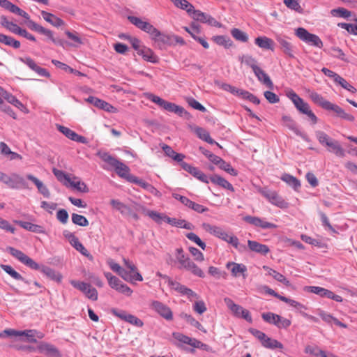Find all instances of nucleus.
Instances as JSON below:
<instances>
[{
    "instance_id": "f257e3e1",
    "label": "nucleus",
    "mask_w": 357,
    "mask_h": 357,
    "mask_svg": "<svg viewBox=\"0 0 357 357\" xmlns=\"http://www.w3.org/2000/svg\"><path fill=\"white\" fill-rule=\"evenodd\" d=\"M202 227L207 232L230 243L238 250L243 251L245 249V246L244 245L239 244L238 239L236 236L232 234H229L222 228L215 225H211L208 223H204L202 225Z\"/></svg>"
},
{
    "instance_id": "f03ea898",
    "label": "nucleus",
    "mask_w": 357,
    "mask_h": 357,
    "mask_svg": "<svg viewBox=\"0 0 357 357\" xmlns=\"http://www.w3.org/2000/svg\"><path fill=\"white\" fill-rule=\"evenodd\" d=\"M128 20L138 29L149 33L155 41H160L164 43L167 42L169 38L162 34L149 22L143 21L141 18L135 16H129Z\"/></svg>"
},
{
    "instance_id": "7ed1b4c3",
    "label": "nucleus",
    "mask_w": 357,
    "mask_h": 357,
    "mask_svg": "<svg viewBox=\"0 0 357 357\" xmlns=\"http://www.w3.org/2000/svg\"><path fill=\"white\" fill-rule=\"evenodd\" d=\"M147 98L151 102L157 104L159 107L169 112L176 114L179 116L188 118L190 116V114L183 107L177 105L175 103L168 102L154 94L149 93L147 95Z\"/></svg>"
},
{
    "instance_id": "20e7f679",
    "label": "nucleus",
    "mask_w": 357,
    "mask_h": 357,
    "mask_svg": "<svg viewBox=\"0 0 357 357\" xmlns=\"http://www.w3.org/2000/svg\"><path fill=\"white\" fill-rule=\"evenodd\" d=\"M287 96L293 102L296 108L302 114L307 115L313 124L317 123L318 119L310 109L309 104L300 98L293 90L287 93Z\"/></svg>"
},
{
    "instance_id": "39448f33",
    "label": "nucleus",
    "mask_w": 357,
    "mask_h": 357,
    "mask_svg": "<svg viewBox=\"0 0 357 357\" xmlns=\"http://www.w3.org/2000/svg\"><path fill=\"white\" fill-rule=\"evenodd\" d=\"M295 35L306 44L318 48L323 47V42L320 38L313 33H310L307 29L303 27H298L295 30Z\"/></svg>"
},
{
    "instance_id": "423d86ee",
    "label": "nucleus",
    "mask_w": 357,
    "mask_h": 357,
    "mask_svg": "<svg viewBox=\"0 0 357 357\" xmlns=\"http://www.w3.org/2000/svg\"><path fill=\"white\" fill-rule=\"evenodd\" d=\"M0 181L6 184L8 187L13 189H18L20 188H27L26 183L17 174H12L10 176L0 172Z\"/></svg>"
},
{
    "instance_id": "0eeeda50",
    "label": "nucleus",
    "mask_w": 357,
    "mask_h": 357,
    "mask_svg": "<svg viewBox=\"0 0 357 357\" xmlns=\"http://www.w3.org/2000/svg\"><path fill=\"white\" fill-rule=\"evenodd\" d=\"M104 275L107 278L108 284L112 289L128 296L132 294V290L127 284L123 283L117 277L113 275L111 273L105 272Z\"/></svg>"
},
{
    "instance_id": "6e6552de",
    "label": "nucleus",
    "mask_w": 357,
    "mask_h": 357,
    "mask_svg": "<svg viewBox=\"0 0 357 357\" xmlns=\"http://www.w3.org/2000/svg\"><path fill=\"white\" fill-rule=\"evenodd\" d=\"M259 192L266 198L272 204L281 208H285L288 206V203L286 202L275 191L271 190L268 188H259Z\"/></svg>"
},
{
    "instance_id": "1a4fd4ad",
    "label": "nucleus",
    "mask_w": 357,
    "mask_h": 357,
    "mask_svg": "<svg viewBox=\"0 0 357 357\" xmlns=\"http://www.w3.org/2000/svg\"><path fill=\"white\" fill-rule=\"evenodd\" d=\"M7 251L15 258L18 259L21 263L27 266L33 270H38L40 268V266L36 261H34L31 258L28 257L22 251L15 249L13 247H8L6 248Z\"/></svg>"
},
{
    "instance_id": "9d476101",
    "label": "nucleus",
    "mask_w": 357,
    "mask_h": 357,
    "mask_svg": "<svg viewBox=\"0 0 357 357\" xmlns=\"http://www.w3.org/2000/svg\"><path fill=\"white\" fill-rule=\"evenodd\" d=\"M70 284L76 289L81 291L84 295L91 301H97L98 300V291L97 290L92 287L91 285L89 283L84 282H79L76 280H71Z\"/></svg>"
},
{
    "instance_id": "9b49d317",
    "label": "nucleus",
    "mask_w": 357,
    "mask_h": 357,
    "mask_svg": "<svg viewBox=\"0 0 357 357\" xmlns=\"http://www.w3.org/2000/svg\"><path fill=\"white\" fill-rule=\"evenodd\" d=\"M304 290L307 292L313 293L320 296L323 298H328L334 300L337 302H342V298L337 294H335L333 291L324 289L321 287L316 286H306L304 287Z\"/></svg>"
},
{
    "instance_id": "f8f14e48",
    "label": "nucleus",
    "mask_w": 357,
    "mask_h": 357,
    "mask_svg": "<svg viewBox=\"0 0 357 357\" xmlns=\"http://www.w3.org/2000/svg\"><path fill=\"white\" fill-rule=\"evenodd\" d=\"M36 350L47 357L61 356L59 349L55 346L45 342H39Z\"/></svg>"
},
{
    "instance_id": "ddd939ff",
    "label": "nucleus",
    "mask_w": 357,
    "mask_h": 357,
    "mask_svg": "<svg viewBox=\"0 0 357 357\" xmlns=\"http://www.w3.org/2000/svg\"><path fill=\"white\" fill-rule=\"evenodd\" d=\"M173 197L176 199L179 200L183 205L188 207L189 208L192 209L197 213H202L204 212L208 211V208L191 201L185 196H182L178 194H173Z\"/></svg>"
},
{
    "instance_id": "4468645a",
    "label": "nucleus",
    "mask_w": 357,
    "mask_h": 357,
    "mask_svg": "<svg viewBox=\"0 0 357 357\" xmlns=\"http://www.w3.org/2000/svg\"><path fill=\"white\" fill-rule=\"evenodd\" d=\"M243 220L245 221L247 223H249L255 227H259L264 229H275L277 227V226L275 224L268 222L266 221L264 219L255 216L246 215L243 218Z\"/></svg>"
},
{
    "instance_id": "2eb2a0df",
    "label": "nucleus",
    "mask_w": 357,
    "mask_h": 357,
    "mask_svg": "<svg viewBox=\"0 0 357 357\" xmlns=\"http://www.w3.org/2000/svg\"><path fill=\"white\" fill-rule=\"evenodd\" d=\"M151 307L165 319H172V312L170 308L165 304L158 301H153L151 304Z\"/></svg>"
},
{
    "instance_id": "dca6fc26",
    "label": "nucleus",
    "mask_w": 357,
    "mask_h": 357,
    "mask_svg": "<svg viewBox=\"0 0 357 357\" xmlns=\"http://www.w3.org/2000/svg\"><path fill=\"white\" fill-rule=\"evenodd\" d=\"M123 262L126 268L130 270L129 272L127 271V276L130 280H126L127 282L134 283L135 281L141 282L143 280L142 275L138 272L137 267L132 261L123 258Z\"/></svg>"
},
{
    "instance_id": "f3484780",
    "label": "nucleus",
    "mask_w": 357,
    "mask_h": 357,
    "mask_svg": "<svg viewBox=\"0 0 357 357\" xmlns=\"http://www.w3.org/2000/svg\"><path fill=\"white\" fill-rule=\"evenodd\" d=\"M282 119L284 125L291 130L296 135L301 137L305 141L308 140L307 136L297 128L296 123L290 116H283Z\"/></svg>"
},
{
    "instance_id": "a211bd4d",
    "label": "nucleus",
    "mask_w": 357,
    "mask_h": 357,
    "mask_svg": "<svg viewBox=\"0 0 357 357\" xmlns=\"http://www.w3.org/2000/svg\"><path fill=\"white\" fill-rule=\"evenodd\" d=\"M86 101L106 112H112L114 110V107L109 103L93 96H89Z\"/></svg>"
},
{
    "instance_id": "6ab92c4d",
    "label": "nucleus",
    "mask_w": 357,
    "mask_h": 357,
    "mask_svg": "<svg viewBox=\"0 0 357 357\" xmlns=\"http://www.w3.org/2000/svg\"><path fill=\"white\" fill-rule=\"evenodd\" d=\"M17 336H25L28 342L35 343L37 342V339L43 338L44 334L36 330H24L18 331Z\"/></svg>"
},
{
    "instance_id": "aec40b11",
    "label": "nucleus",
    "mask_w": 357,
    "mask_h": 357,
    "mask_svg": "<svg viewBox=\"0 0 357 357\" xmlns=\"http://www.w3.org/2000/svg\"><path fill=\"white\" fill-rule=\"evenodd\" d=\"M326 110L334 112L338 117H340L348 121L352 122L355 119L353 115L346 113L344 110L342 109L340 106L332 102L330 103Z\"/></svg>"
},
{
    "instance_id": "412c9836",
    "label": "nucleus",
    "mask_w": 357,
    "mask_h": 357,
    "mask_svg": "<svg viewBox=\"0 0 357 357\" xmlns=\"http://www.w3.org/2000/svg\"><path fill=\"white\" fill-rule=\"evenodd\" d=\"M326 147L328 152L334 153L337 157L343 158L345 156V151L341 146L339 142L334 139L327 144Z\"/></svg>"
},
{
    "instance_id": "4be33fe9",
    "label": "nucleus",
    "mask_w": 357,
    "mask_h": 357,
    "mask_svg": "<svg viewBox=\"0 0 357 357\" xmlns=\"http://www.w3.org/2000/svg\"><path fill=\"white\" fill-rule=\"evenodd\" d=\"M181 268H183L185 271L190 272L194 275L198 276L199 278H204L205 276V274L202 270L199 268L196 264L190 258L185 261V264Z\"/></svg>"
},
{
    "instance_id": "5701e85b",
    "label": "nucleus",
    "mask_w": 357,
    "mask_h": 357,
    "mask_svg": "<svg viewBox=\"0 0 357 357\" xmlns=\"http://www.w3.org/2000/svg\"><path fill=\"white\" fill-rule=\"evenodd\" d=\"M181 268H183L185 271L190 272L194 275L198 276L199 278H204L205 276V274L202 270L199 268L196 264L190 258L185 261V264Z\"/></svg>"
},
{
    "instance_id": "b1692460",
    "label": "nucleus",
    "mask_w": 357,
    "mask_h": 357,
    "mask_svg": "<svg viewBox=\"0 0 357 357\" xmlns=\"http://www.w3.org/2000/svg\"><path fill=\"white\" fill-rule=\"evenodd\" d=\"M26 178L36 185L38 190V192L40 194H42L45 197L49 198L50 197V192L48 188L38 178H37L32 174H27Z\"/></svg>"
},
{
    "instance_id": "393cba45",
    "label": "nucleus",
    "mask_w": 357,
    "mask_h": 357,
    "mask_svg": "<svg viewBox=\"0 0 357 357\" xmlns=\"http://www.w3.org/2000/svg\"><path fill=\"white\" fill-rule=\"evenodd\" d=\"M263 269L266 271V275L272 276L275 280L282 282L286 286L290 285L289 281L282 274L278 273L275 270H273L267 266H264Z\"/></svg>"
},
{
    "instance_id": "a878e982",
    "label": "nucleus",
    "mask_w": 357,
    "mask_h": 357,
    "mask_svg": "<svg viewBox=\"0 0 357 357\" xmlns=\"http://www.w3.org/2000/svg\"><path fill=\"white\" fill-rule=\"evenodd\" d=\"M209 179L210 181H211L215 185L221 186L222 188L229 190L231 192L234 191V188L232 186V185L226 179H225L224 178L221 177L219 175H213L209 178Z\"/></svg>"
},
{
    "instance_id": "bb28decb",
    "label": "nucleus",
    "mask_w": 357,
    "mask_h": 357,
    "mask_svg": "<svg viewBox=\"0 0 357 357\" xmlns=\"http://www.w3.org/2000/svg\"><path fill=\"white\" fill-rule=\"evenodd\" d=\"M66 186L73 188L82 192H87L89 191L86 185L76 176H73V178L70 176V181H67Z\"/></svg>"
},
{
    "instance_id": "cd10ccee",
    "label": "nucleus",
    "mask_w": 357,
    "mask_h": 357,
    "mask_svg": "<svg viewBox=\"0 0 357 357\" xmlns=\"http://www.w3.org/2000/svg\"><path fill=\"white\" fill-rule=\"evenodd\" d=\"M309 97L314 102V103L318 105L326 110L331 103V102L324 99L321 95L314 91H310L309 93Z\"/></svg>"
},
{
    "instance_id": "c85d7f7f",
    "label": "nucleus",
    "mask_w": 357,
    "mask_h": 357,
    "mask_svg": "<svg viewBox=\"0 0 357 357\" xmlns=\"http://www.w3.org/2000/svg\"><path fill=\"white\" fill-rule=\"evenodd\" d=\"M258 80L265 84L269 89L273 88V83L269 76L259 67L254 72Z\"/></svg>"
},
{
    "instance_id": "c756f323",
    "label": "nucleus",
    "mask_w": 357,
    "mask_h": 357,
    "mask_svg": "<svg viewBox=\"0 0 357 357\" xmlns=\"http://www.w3.org/2000/svg\"><path fill=\"white\" fill-rule=\"evenodd\" d=\"M248 245L249 248L252 251L264 255H266L270 251L268 247L266 245L261 244L255 241L249 240L248 241Z\"/></svg>"
},
{
    "instance_id": "7c9ffc66",
    "label": "nucleus",
    "mask_w": 357,
    "mask_h": 357,
    "mask_svg": "<svg viewBox=\"0 0 357 357\" xmlns=\"http://www.w3.org/2000/svg\"><path fill=\"white\" fill-rule=\"evenodd\" d=\"M15 222L26 230L38 234L44 233L43 227L40 225L22 220H15Z\"/></svg>"
},
{
    "instance_id": "2f4dec72",
    "label": "nucleus",
    "mask_w": 357,
    "mask_h": 357,
    "mask_svg": "<svg viewBox=\"0 0 357 357\" xmlns=\"http://www.w3.org/2000/svg\"><path fill=\"white\" fill-rule=\"evenodd\" d=\"M107 263L109 268L121 276L124 280H130V279L127 276V271L121 267L120 265L116 263L113 259H108Z\"/></svg>"
},
{
    "instance_id": "473e14b6",
    "label": "nucleus",
    "mask_w": 357,
    "mask_h": 357,
    "mask_svg": "<svg viewBox=\"0 0 357 357\" xmlns=\"http://www.w3.org/2000/svg\"><path fill=\"white\" fill-rule=\"evenodd\" d=\"M277 41L281 46L283 52L291 58H294L293 45L282 36L277 37Z\"/></svg>"
},
{
    "instance_id": "72a5a7b5",
    "label": "nucleus",
    "mask_w": 357,
    "mask_h": 357,
    "mask_svg": "<svg viewBox=\"0 0 357 357\" xmlns=\"http://www.w3.org/2000/svg\"><path fill=\"white\" fill-rule=\"evenodd\" d=\"M255 44L260 48L273 50V41L266 36H259L255 38Z\"/></svg>"
},
{
    "instance_id": "f704fd0d",
    "label": "nucleus",
    "mask_w": 357,
    "mask_h": 357,
    "mask_svg": "<svg viewBox=\"0 0 357 357\" xmlns=\"http://www.w3.org/2000/svg\"><path fill=\"white\" fill-rule=\"evenodd\" d=\"M41 15L46 22L50 23L52 25L56 27H59L64 24V22L61 19L57 17L52 13L43 10L41 12Z\"/></svg>"
},
{
    "instance_id": "c9c22d12",
    "label": "nucleus",
    "mask_w": 357,
    "mask_h": 357,
    "mask_svg": "<svg viewBox=\"0 0 357 357\" xmlns=\"http://www.w3.org/2000/svg\"><path fill=\"white\" fill-rule=\"evenodd\" d=\"M97 155L109 167L114 168L118 162L119 161L114 157H113L112 155H110L109 153L105 151H98L97 153Z\"/></svg>"
},
{
    "instance_id": "e433bc0d",
    "label": "nucleus",
    "mask_w": 357,
    "mask_h": 357,
    "mask_svg": "<svg viewBox=\"0 0 357 357\" xmlns=\"http://www.w3.org/2000/svg\"><path fill=\"white\" fill-rule=\"evenodd\" d=\"M195 133L201 139L206 142L207 143L210 144H217L220 146L219 144L214 141L210 136L209 132L206 130L204 128L197 127L195 128Z\"/></svg>"
},
{
    "instance_id": "4c0bfd02",
    "label": "nucleus",
    "mask_w": 357,
    "mask_h": 357,
    "mask_svg": "<svg viewBox=\"0 0 357 357\" xmlns=\"http://www.w3.org/2000/svg\"><path fill=\"white\" fill-rule=\"evenodd\" d=\"M239 61L241 63H245L246 66L250 67L253 71V73L259 68V67L257 66V61L252 56L249 54H244L239 57Z\"/></svg>"
},
{
    "instance_id": "58836bf2",
    "label": "nucleus",
    "mask_w": 357,
    "mask_h": 357,
    "mask_svg": "<svg viewBox=\"0 0 357 357\" xmlns=\"http://www.w3.org/2000/svg\"><path fill=\"white\" fill-rule=\"evenodd\" d=\"M138 54L141 55L145 61L151 63H157L158 61L157 56L154 54L153 52L146 47H142V50H140Z\"/></svg>"
},
{
    "instance_id": "ea45409f",
    "label": "nucleus",
    "mask_w": 357,
    "mask_h": 357,
    "mask_svg": "<svg viewBox=\"0 0 357 357\" xmlns=\"http://www.w3.org/2000/svg\"><path fill=\"white\" fill-rule=\"evenodd\" d=\"M0 43L13 47L15 49H17L20 47V42L14 39L11 36L0 33Z\"/></svg>"
},
{
    "instance_id": "a19ab883",
    "label": "nucleus",
    "mask_w": 357,
    "mask_h": 357,
    "mask_svg": "<svg viewBox=\"0 0 357 357\" xmlns=\"http://www.w3.org/2000/svg\"><path fill=\"white\" fill-rule=\"evenodd\" d=\"M261 344L263 347L270 349H283V345L282 343H280L276 340L271 339L267 336H266L264 340L262 341Z\"/></svg>"
},
{
    "instance_id": "79ce46f5",
    "label": "nucleus",
    "mask_w": 357,
    "mask_h": 357,
    "mask_svg": "<svg viewBox=\"0 0 357 357\" xmlns=\"http://www.w3.org/2000/svg\"><path fill=\"white\" fill-rule=\"evenodd\" d=\"M281 179L292 187L294 190H297L301 186L300 181L296 177L289 174H284L281 176Z\"/></svg>"
},
{
    "instance_id": "37998d69",
    "label": "nucleus",
    "mask_w": 357,
    "mask_h": 357,
    "mask_svg": "<svg viewBox=\"0 0 357 357\" xmlns=\"http://www.w3.org/2000/svg\"><path fill=\"white\" fill-rule=\"evenodd\" d=\"M224 301L228 308L236 316L240 317L241 310H243V307L241 305L235 304L234 301L229 298H225Z\"/></svg>"
},
{
    "instance_id": "c03bdc74",
    "label": "nucleus",
    "mask_w": 357,
    "mask_h": 357,
    "mask_svg": "<svg viewBox=\"0 0 357 357\" xmlns=\"http://www.w3.org/2000/svg\"><path fill=\"white\" fill-rule=\"evenodd\" d=\"M172 1L176 7L185 10L189 15H191L194 6L187 0H172Z\"/></svg>"
},
{
    "instance_id": "a18cd8bd",
    "label": "nucleus",
    "mask_w": 357,
    "mask_h": 357,
    "mask_svg": "<svg viewBox=\"0 0 357 357\" xmlns=\"http://www.w3.org/2000/svg\"><path fill=\"white\" fill-rule=\"evenodd\" d=\"M213 40L216 44L223 46L225 48H229L233 45L232 40L228 36H216L213 37Z\"/></svg>"
},
{
    "instance_id": "49530a36",
    "label": "nucleus",
    "mask_w": 357,
    "mask_h": 357,
    "mask_svg": "<svg viewBox=\"0 0 357 357\" xmlns=\"http://www.w3.org/2000/svg\"><path fill=\"white\" fill-rule=\"evenodd\" d=\"M70 245L75 248L77 251H79L82 255L86 256L87 257H92L88 250L84 248V246L79 242L77 237H75L70 242Z\"/></svg>"
},
{
    "instance_id": "de8ad7c7",
    "label": "nucleus",
    "mask_w": 357,
    "mask_h": 357,
    "mask_svg": "<svg viewBox=\"0 0 357 357\" xmlns=\"http://www.w3.org/2000/svg\"><path fill=\"white\" fill-rule=\"evenodd\" d=\"M116 173L121 178H127L129 174V167L121 161H119L115 167Z\"/></svg>"
},
{
    "instance_id": "09e8293b",
    "label": "nucleus",
    "mask_w": 357,
    "mask_h": 357,
    "mask_svg": "<svg viewBox=\"0 0 357 357\" xmlns=\"http://www.w3.org/2000/svg\"><path fill=\"white\" fill-rule=\"evenodd\" d=\"M231 34L233 36V38L238 41L246 43L248 40V34L245 32L240 30L239 29H232L231 30Z\"/></svg>"
},
{
    "instance_id": "8fccbe9b",
    "label": "nucleus",
    "mask_w": 357,
    "mask_h": 357,
    "mask_svg": "<svg viewBox=\"0 0 357 357\" xmlns=\"http://www.w3.org/2000/svg\"><path fill=\"white\" fill-rule=\"evenodd\" d=\"M1 268L13 279L16 280H24V278L18 272L14 270L11 266L1 264Z\"/></svg>"
},
{
    "instance_id": "3c124183",
    "label": "nucleus",
    "mask_w": 357,
    "mask_h": 357,
    "mask_svg": "<svg viewBox=\"0 0 357 357\" xmlns=\"http://www.w3.org/2000/svg\"><path fill=\"white\" fill-rule=\"evenodd\" d=\"M232 266L231 271L232 275L235 277L238 276L240 273H244L247 271L245 265L236 263H228L227 267Z\"/></svg>"
},
{
    "instance_id": "603ef678",
    "label": "nucleus",
    "mask_w": 357,
    "mask_h": 357,
    "mask_svg": "<svg viewBox=\"0 0 357 357\" xmlns=\"http://www.w3.org/2000/svg\"><path fill=\"white\" fill-rule=\"evenodd\" d=\"M283 2L288 8L301 14L303 13V9L301 6L298 0H284Z\"/></svg>"
},
{
    "instance_id": "864d4df0",
    "label": "nucleus",
    "mask_w": 357,
    "mask_h": 357,
    "mask_svg": "<svg viewBox=\"0 0 357 357\" xmlns=\"http://www.w3.org/2000/svg\"><path fill=\"white\" fill-rule=\"evenodd\" d=\"M315 135L319 142L324 146H326L333 138L329 137L326 133L323 131L317 130L315 132Z\"/></svg>"
},
{
    "instance_id": "5fc2aeb1",
    "label": "nucleus",
    "mask_w": 357,
    "mask_h": 357,
    "mask_svg": "<svg viewBox=\"0 0 357 357\" xmlns=\"http://www.w3.org/2000/svg\"><path fill=\"white\" fill-rule=\"evenodd\" d=\"M42 272L52 280H56L58 282L61 280L62 276L50 267L44 266L42 268Z\"/></svg>"
},
{
    "instance_id": "6e6d98bb",
    "label": "nucleus",
    "mask_w": 357,
    "mask_h": 357,
    "mask_svg": "<svg viewBox=\"0 0 357 357\" xmlns=\"http://www.w3.org/2000/svg\"><path fill=\"white\" fill-rule=\"evenodd\" d=\"M238 97H241V98L245 100H248L256 105H259L260 103V100L257 97H256L249 91L243 89H241Z\"/></svg>"
},
{
    "instance_id": "4d7b16f0",
    "label": "nucleus",
    "mask_w": 357,
    "mask_h": 357,
    "mask_svg": "<svg viewBox=\"0 0 357 357\" xmlns=\"http://www.w3.org/2000/svg\"><path fill=\"white\" fill-rule=\"evenodd\" d=\"M72 222L75 225L81 227H86L89 224L88 220L84 215H79L77 213L72 214Z\"/></svg>"
},
{
    "instance_id": "13d9d810",
    "label": "nucleus",
    "mask_w": 357,
    "mask_h": 357,
    "mask_svg": "<svg viewBox=\"0 0 357 357\" xmlns=\"http://www.w3.org/2000/svg\"><path fill=\"white\" fill-rule=\"evenodd\" d=\"M175 257L177 261L180 264V268L183 267L185 261L189 259V257L185 255L184 251L181 248L176 249Z\"/></svg>"
},
{
    "instance_id": "bf43d9fd",
    "label": "nucleus",
    "mask_w": 357,
    "mask_h": 357,
    "mask_svg": "<svg viewBox=\"0 0 357 357\" xmlns=\"http://www.w3.org/2000/svg\"><path fill=\"white\" fill-rule=\"evenodd\" d=\"M52 63L55 65L56 67L63 70H66V71H68L70 72V73H74L77 75H82L83 74L82 73H80L79 71L77 70H75L72 68H70V66H68V65H66V63H63L62 62H60L57 60H52Z\"/></svg>"
},
{
    "instance_id": "052dcab7",
    "label": "nucleus",
    "mask_w": 357,
    "mask_h": 357,
    "mask_svg": "<svg viewBox=\"0 0 357 357\" xmlns=\"http://www.w3.org/2000/svg\"><path fill=\"white\" fill-rule=\"evenodd\" d=\"M57 130L71 140H74L76 132L70 128L61 125H56Z\"/></svg>"
},
{
    "instance_id": "680f3d73",
    "label": "nucleus",
    "mask_w": 357,
    "mask_h": 357,
    "mask_svg": "<svg viewBox=\"0 0 357 357\" xmlns=\"http://www.w3.org/2000/svg\"><path fill=\"white\" fill-rule=\"evenodd\" d=\"M194 20L199 21L202 23H205L208 17V14L204 13L200 10H192L191 15H190Z\"/></svg>"
},
{
    "instance_id": "e2e57ef3",
    "label": "nucleus",
    "mask_w": 357,
    "mask_h": 357,
    "mask_svg": "<svg viewBox=\"0 0 357 357\" xmlns=\"http://www.w3.org/2000/svg\"><path fill=\"white\" fill-rule=\"evenodd\" d=\"M7 10L13 13H15L24 17L26 20H29V14L12 3L8 6Z\"/></svg>"
},
{
    "instance_id": "0e129e2a",
    "label": "nucleus",
    "mask_w": 357,
    "mask_h": 357,
    "mask_svg": "<svg viewBox=\"0 0 357 357\" xmlns=\"http://www.w3.org/2000/svg\"><path fill=\"white\" fill-rule=\"evenodd\" d=\"M335 83L340 84L342 88L345 89L346 90L349 91L352 93L356 92V88L340 76L339 77V78H337V80H336Z\"/></svg>"
},
{
    "instance_id": "69168bd1",
    "label": "nucleus",
    "mask_w": 357,
    "mask_h": 357,
    "mask_svg": "<svg viewBox=\"0 0 357 357\" xmlns=\"http://www.w3.org/2000/svg\"><path fill=\"white\" fill-rule=\"evenodd\" d=\"M186 102L188 104L192 107V108L199 110L202 112H206V109L202 104H200L198 101L191 97H188L186 98Z\"/></svg>"
},
{
    "instance_id": "338daca9",
    "label": "nucleus",
    "mask_w": 357,
    "mask_h": 357,
    "mask_svg": "<svg viewBox=\"0 0 357 357\" xmlns=\"http://www.w3.org/2000/svg\"><path fill=\"white\" fill-rule=\"evenodd\" d=\"M53 173L57 179L62 182L65 185H67V181H70V176L64 172L54 169Z\"/></svg>"
},
{
    "instance_id": "774afa93",
    "label": "nucleus",
    "mask_w": 357,
    "mask_h": 357,
    "mask_svg": "<svg viewBox=\"0 0 357 357\" xmlns=\"http://www.w3.org/2000/svg\"><path fill=\"white\" fill-rule=\"evenodd\" d=\"M275 325L280 328H287L291 325V321L278 315Z\"/></svg>"
}]
</instances>
